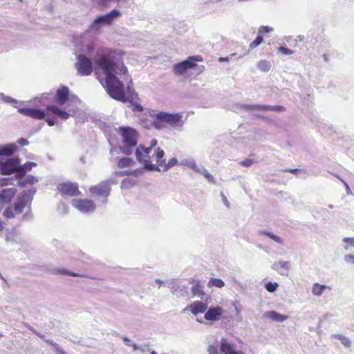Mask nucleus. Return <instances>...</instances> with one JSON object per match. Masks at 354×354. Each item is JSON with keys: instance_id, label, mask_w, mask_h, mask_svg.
Wrapping results in <instances>:
<instances>
[{"instance_id": "1", "label": "nucleus", "mask_w": 354, "mask_h": 354, "mask_svg": "<svg viewBox=\"0 0 354 354\" xmlns=\"http://www.w3.org/2000/svg\"><path fill=\"white\" fill-rule=\"evenodd\" d=\"M96 64L105 75V86L108 94L113 99L126 102L124 86L121 79L128 80L127 68L120 57L114 53H104L99 56Z\"/></svg>"}, {"instance_id": "2", "label": "nucleus", "mask_w": 354, "mask_h": 354, "mask_svg": "<svg viewBox=\"0 0 354 354\" xmlns=\"http://www.w3.org/2000/svg\"><path fill=\"white\" fill-rule=\"evenodd\" d=\"M35 192L36 189L35 187H32L29 189L28 193L24 192L21 196L17 198L14 206H12L16 214H20L23 212L24 209H26V213L22 216L24 221H29L32 218V215L30 212V199L29 198V195L32 196Z\"/></svg>"}, {"instance_id": "3", "label": "nucleus", "mask_w": 354, "mask_h": 354, "mask_svg": "<svg viewBox=\"0 0 354 354\" xmlns=\"http://www.w3.org/2000/svg\"><path fill=\"white\" fill-rule=\"evenodd\" d=\"M121 135L123 138L122 151L127 155L131 154L137 145L136 131L131 127H120Z\"/></svg>"}, {"instance_id": "4", "label": "nucleus", "mask_w": 354, "mask_h": 354, "mask_svg": "<svg viewBox=\"0 0 354 354\" xmlns=\"http://www.w3.org/2000/svg\"><path fill=\"white\" fill-rule=\"evenodd\" d=\"M152 147H140L136 149V155L138 161L144 165V168L148 171H159L158 166L152 164L153 160Z\"/></svg>"}, {"instance_id": "5", "label": "nucleus", "mask_w": 354, "mask_h": 354, "mask_svg": "<svg viewBox=\"0 0 354 354\" xmlns=\"http://www.w3.org/2000/svg\"><path fill=\"white\" fill-rule=\"evenodd\" d=\"M155 117L159 122H165L176 129H181L185 124L183 114L180 113H170L162 111L156 113Z\"/></svg>"}, {"instance_id": "6", "label": "nucleus", "mask_w": 354, "mask_h": 354, "mask_svg": "<svg viewBox=\"0 0 354 354\" xmlns=\"http://www.w3.org/2000/svg\"><path fill=\"white\" fill-rule=\"evenodd\" d=\"M116 183H118V181L113 177H110L107 180L101 182L97 185L91 187L90 188V192L98 198H103L104 200L102 202L104 203H106L107 198L110 194L111 185Z\"/></svg>"}, {"instance_id": "7", "label": "nucleus", "mask_w": 354, "mask_h": 354, "mask_svg": "<svg viewBox=\"0 0 354 354\" xmlns=\"http://www.w3.org/2000/svg\"><path fill=\"white\" fill-rule=\"evenodd\" d=\"M121 15L120 10L113 9L110 12L97 17L91 24L89 28L92 30H98L102 26H109Z\"/></svg>"}, {"instance_id": "8", "label": "nucleus", "mask_w": 354, "mask_h": 354, "mask_svg": "<svg viewBox=\"0 0 354 354\" xmlns=\"http://www.w3.org/2000/svg\"><path fill=\"white\" fill-rule=\"evenodd\" d=\"M200 60L198 56H190L187 59L175 64L173 68L174 72L177 75H183L188 70L194 68L196 66V62Z\"/></svg>"}, {"instance_id": "9", "label": "nucleus", "mask_w": 354, "mask_h": 354, "mask_svg": "<svg viewBox=\"0 0 354 354\" xmlns=\"http://www.w3.org/2000/svg\"><path fill=\"white\" fill-rule=\"evenodd\" d=\"M75 67L78 75L81 76L89 75L93 71L92 62L84 55H79L77 56V62L75 63Z\"/></svg>"}, {"instance_id": "10", "label": "nucleus", "mask_w": 354, "mask_h": 354, "mask_svg": "<svg viewBox=\"0 0 354 354\" xmlns=\"http://www.w3.org/2000/svg\"><path fill=\"white\" fill-rule=\"evenodd\" d=\"M72 205L83 214L93 212L95 209L93 201L88 199H73Z\"/></svg>"}, {"instance_id": "11", "label": "nucleus", "mask_w": 354, "mask_h": 354, "mask_svg": "<svg viewBox=\"0 0 354 354\" xmlns=\"http://www.w3.org/2000/svg\"><path fill=\"white\" fill-rule=\"evenodd\" d=\"M19 164V158H10L4 162H1V174L10 175L15 172L18 174Z\"/></svg>"}, {"instance_id": "12", "label": "nucleus", "mask_w": 354, "mask_h": 354, "mask_svg": "<svg viewBox=\"0 0 354 354\" xmlns=\"http://www.w3.org/2000/svg\"><path fill=\"white\" fill-rule=\"evenodd\" d=\"M207 309V304L201 301H194L187 306L181 311V313L185 314L190 312L193 315H197L205 313Z\"/></svg>"}, {"instance_id": "13", "label": "nucleus", "mask_w": 354, "mask_h": 354, "mask_svg": "<svg viewBox=\"0 0 354 354\" xmlns=\"http://www.w3.org/2000/svg\"><path fill=\"white\" fill-rule=\"evenodd\" d=\"M57 189L62 194L73 196L80 194L78 190V185L77 183L70 182L64 183L58 185Z\"/></svg>"}, {"instance_id": "14", "label": "nucleus", "mask_w": 354, "mask_h": 354, "mask_svg": "<svg viewBox=\"0 0 354 354\" xmlns=\"http://www.w3.org/2000/svg\"><path fill=\"white\" fill-rule=\"evenodd\" d=\"M21 114L37 120H42L46 115V112L39 109L17 108Z\"/></svg>"}, {"instance_id": "15", "label": "nucleus", "mask_w": 354, "mask_h": 354, "mask_svg": "<svg viewBox=\"0 0 354 354\" xmlns=\"http://www.w3.org/2000/svg\"><path fill=\"white\" fill-rule=\"evenodd\" d=\"M236 344L229 342L226 339H221L220 349L223 354H245L241 351H236Z\"/></svg>"}, {"instance_id": "16", "label": "nucleus", "mask_w": 354, "mask_h": 354, "mask_svg": "<svg viewBox=\"0 0 354 354\" xmlns=\"http://www.w3.org/2000/svg\"><path fill=\"white\" fill-rule=\"evenodd\" d=\"M272 269L277 272L280 275L287 276L290 268L289 261H279L274 262L271 266Z\"/></svg>"}, {"instance_id": "17", "label": "nucleus", "mask_w": 354, "mask_h": 354, "mask_svg": "<svg viewBox=\"0 0 354 354\" xmlns=\"http://www.w3.org/2000/svg\"><path fill=\"white\" fill-rule=\"evenodd\" d=\"M223 310L222 308L217 306L214 308H209L204 315L205 319L209 321L218 320L222 315Z\"/></svg>"}, {"instance_id": "18", "label": "nucleus", "mask_w": 354, "mask_h": 354, "mask_svg": "<svg viewBox=\"0 0 354 354\" xmlns=\"http://www.w3.org/2000/svg\"><path fill=\"white\" fill-rule=\"evenodd\" d=\"M69 98V89L66 86L59 88L56 93V101L60 105L64 104Z\"/></svg>"}, {"instance_id": "19", "label": "nucleus", "mask_w": 354, "mask_h": 354, "mask_svg": "<svg viewBox=\"0 0 354 354\" xmlns=\"http://www.w3.org/2000/svg\"><path fill=\"white\" fill-rule=\"evenodd\" d=\"M17 192L15 187L6 188L0 192V201L4 203H10Z\"/></svg>"}, {"instance_id": "20", "label": "nucleus", "mask_w": 354, "mask_h": 354, "mask_svg": "<svg viewBox=\"0 0 354 354\" xmlns=\"http://www.w3.org/2000/svg\"><path fill=\"white\" fill-rule=\"evenodd\" d=\"M47 112H50L51 113H53L55 115H57L58 117H59L62 120H67L69 118V117L71 115V114L68 112H66L64 110H62L57 107L55 105H48L46 107Z\"/></svg>"}, {"instance_id": "21", "label": "nucleus", "mask_w": 354, "mask_h": 354, "mask_svg": "<svg viewBox=\"0 0 354 354\" xmlns=\"http://www.w3.org/2000/svg\"><path fill=\"white\" fill-rule=\"evenodd\" d=\"M18 149V147L15 143L0 145V156H10L12 155Z\"/></svg>"}, {"instance_id": "22", "label": "nucleus", "mask_w": 354, "mask_h": 354, "mask_svg": "<svg viewBox=\"0 0 354 354\" xmlns=\"http://www.w3.org/2000/svg\"><path fill=\"white\" fill-rule=\"evenodd\" d=\"M263 317L277 322H283L288 318V315L280 314L275 310H270L265 313Z\"/></svg>"}, {"instance_id": "23", "label": "nucleus", "mask_w": 354, "mask_h": 354, "mask_svg": "<svg viewBox=\"0 0 354 354\" xmlns=\"http://www.w3.org/2000/svg\"><path fill=\"white\" fill-rule=\"evenodd\" d=\"M326 290H331V287L326 285H322L319 283H315L312 286V294L314 296L320 297Z\"/></svg>"}, {"instance_id": "24", "label": "nucleus", "mask_w": 354, "mask_h": 354, "mask_svg": "<svg viewBox=\"0 0 354 354\" xmlns=\"http://www.w3.org/2000/svg\"><path fill=\"white\" fill-rule=\"evenodd\" d=\"M164 154V151L160 148L153 149L152 152L153 160H155L160 167H163V165L165 162V160L162 159Z\"/></svg>"}, {"instance_id": "25", "label": "nucleus", "mask_w": 354, "mask_h": 354, "mask_svg": "<svg viewBox=\"0 0 354 354\" xmlns=\"http://www.w3.org/2000/svg\"><path fill=\"white\" fill-rule=\"evenodd\" d=\"M37 164L34 162H26L23 165H18V176L21 178L24 176L26 171L32 169Z\"/></svg>"}, {"instance_id": "26", "label": "nucleus", "mask_w": 354, "mask_h": 354, "mask_svg": "<svg viewBox=\"0 0 354 354\" xmlns=\"http://www.w3.org/2000/svg\"><path fill=\"white\" fill-rule=\"evenodd\" d=\"M37 177L32 175H28L24 178H21L19 181V185L21 187H27L28 185H32L38 182Z\"/></svg>"}, {"instance_id": "27", "label": "nucleus", "mask_w": 354, "mask_h": 354, "mask_svg": "<svg viewBox=\"0 0 354 354\" xmlns=\"http://www.w3.org/2000/svg\"><path fill=\"white\" fill-rule=\"evenodd\" d=\"M257 67L261 72L266 73L270 70L272 67V64L268 60L261 59L257 63Z\"/></svg>"}, {"instance_id": "28", "label": "nucleus", "mask_w": 354, "mask_h": 354, "mask_svg": "<svg viewBox=\"0 0 354 354\" xmlns=\"http://www.w3.org/2000/svg\"><path fill=\"white\" fill-rule=\"evenodd\" d=\"M332 337L333 339H338L341 342V343L344 345L346 348H350L351 346V342L350 339L346 336H344L340 334H333L332 335Z\"/></svg>"}, {"instance_id": "29", "label": "nucleus", "mask_w": 354, "mask_h": 354, "mask_svg": "<svg viewBox=\"0 0 354 354\" xmlns=\"http://www.w3.org/2000/svg\"><path fill=\"white\" fill-rule=\"evenodd\" d=\"M192 292L194 297L202 299L204 295L203 287L198 283L192 286Z\"/></svg>"}, {"instance_id": "30", "label": "nucleus", "mask_w": 354, "mask_h": 354, "mask_svg": "<svg viewBox=\"0 0 354 354\" xmlns=\"http://www.w3.org/2000/svg\"><path fill=\"white\" fill-rule=\"evenodd\" d=\"M344 243L343 248L345 251H350L354 248V237H344L342 239Z\"/></svg>"}, {"instance_id": "31", "label": "nucleus", "mask_w": 354, "mask_h": 354, "mask_svg": "<svg viewBox=\"0 0 354 354\" xmlns=\"http://www.w3.org/2000/svg\"><path fill=\"white\" fill-rule=\"evenodd\" d=\"M225 286L224 281L221 279L212 278L207 283V286L212 288L216 286L217 288H223Z\"/></svg>"}, {"instance_id": "32", "label": "nucleus", "mask_w": 354, "mask_h": 354, "mask_svg": "<svg viewBox=\"0 0 354 354\" xmlns=\"http://www.w3.org/2000/svg\"><path fill=\"white\" fill-rule=\"evenodd\" d=\"M242 107L246 110L268 111L269 105H243Z\"/></svg>"}, {"instance_id": "33", "label": "nucleus", "mask_w": 354, "mask_h": 354, "mask_svg": "<svg viewBox=\"0 0 354 354\" xmlns=\"http://www.w3.org/2000/svg\"><path fill=\"white\" fill-rule=\"evenodd\" d=\"M259 234L268 236V237H270L271 239L276 241L277 243H279L281 244L283 243V241L281 237L272 234V232H266V231H260Z\"/></svg>"}, {"instance_id": "34", "label": "nucleus", "mask_w": 354, "mask_h": 354, "mask_svg": "<svg viewBox=\"0 0 354 354\" xmlns=\"http://www.w3.org/2000/svg\"><path fill=\"white\" fill-rule=\"evenodd\" d=\"M0 99L6 104H17L19 102L17 100L10 97V96L6 95L3 93H0Z\"/></svg>"}, {"instance_id": "35", "label": "nucleus", "mask_w": 354, "mask_h": 354, "mask_svg": "<svg viewBox=\"0 0 354 354\" xmlns=\"http://www.w3.org/2000/svg\"><path fill=\"white\" fill-rule=\"evenodd\" d=\"M133 162V160L129 158H122L121 159H120L118 165V167H129L131 165V163Z\"/></svg>"}, {"instance_id": "36", "label": "nucleus", "mask_w": 354, "mask_h": 354, "mask_svg": "<svg viewBox=\"0 0 354 354\" xmlns=\"http://www.w3.org/2000/svg\"><path fill=\"white\" fill-rule=\"evenodd\" d=\"M181 165L187 166L193 170L198 169V166L194 160H185L181 162Z\"/></svg>"}, {"instance_id": "37", "label": "nucleus", "mask_w": 354, "mask_h": 354, "mask_svg": "<svg viewBox=\"0 0 354 354\" xmlns=\"http://www.w3.org/2000/svg\"><path fill=\"white\" fill-rule=\"evenodd\" d=\"M278 287H279V283L277 282H268L265 285V288H266V290L269 292H275Z\"/></svg>"}, {"instance_id": "38", "label": "nucleus", "mask_w": 354, "mask_h": 354, "mask_svg": "<svg viewBox=\"0 0 354 354\" xmlns=\"http://www.w3.org/2000/svg\"><path fill=\"white\" fill-rule=\"evenodd\" d=\"M135 184V180H131L130 178H125L123 180V181L121 183V188H130Z\"/></svg>"}, {"instance_id": "39", "label": "nucleus", "mask_w": 354, "mask_h": 354, "mask_svg": "<svg viewBox=\"0 0 354 354\" xmlns=\"http://www.w3.org/2000/svg\"><path fill=\"white\" fill-rule=\"evenodd\" d=\"M263 42V39L261 35H258L257 38L250 44V48L254 49Z\"/></svg>"}, {"instance_id": "40", "label": "nucleus", "mask_w": 354, "mask_h": 354, "mask_svg": "<svg viewBox=\"0 0 354 354\" xmlns=\"http://www.w3.org/2000/svg\"><path fill=\"white\" fill-rule=\"evenodd\" d=\"M55 273H59V274L68 275V276H73V277H79L80 276L78 274H77L75 272H71L64 268L57 269L55 271Z\"/></svg>"}, {"instance_id": "41", "label": "nucleus", "mask_w": 354, "mask_h": 354, "mask_svg": "<svg viewBox=\"0 0 354 354\" xmlns=\"http://www.w3.org/2000/svg\"><path fill=\"white\" fill-rule=\"evenodd\" d=\"M274 30L273 28L268 26H261L259 28L258 34L263 35L266 33L272 32Z\"/></svg>"}, {"instance_id": "42", "label": "nucleus", "mask_w": 354, "mask_h": 354, "mask_svg": "<svg viewBox=\"0 0 354 354\" xmlns=\"http://www.w3.org/2000/svg\"><path fill=\"white\" fill-rule=\"evenodd\" d=\"M178 163V160L176 158H173L170 159L167 163H164L163 166L165 170L169 169L175 165H176Z\"/></svg>"}, {"instance_id": "43", "label": "nucleus", "mask_w": 354, "mask_h": 354, "mask_svg": "<svg viewBox=\"0 0 354 354\" xmlns=\"http://www.w3.org/2000/svg\"><path fill=\"white\" fill-rule=\"evenodd\" d=\"M288 171L296 174V176L299 178H305L306 177V173L298 169H289Z\"/></svg>"}, {"instance_id": "44", "label": "nucleus", "mask_w": 354, "mask_h": 354, "mask_svg": "<svg viewBox=\"0 0 354 354\" xmlns=\"http://www.w3.org/2000/svg\"><path fill=\"white\" fill-rule=\"evenodd\" d=\"M46 342L52 345L55 348L57 354H66V353L59 346V345L57 343L49 339L46 340Z\"/></svg>"}, {"instance_id": "45", "label": "nucleus", "mask_w": 354, "mask_h": 354, "mask_svg": "<svg viewBox=\"0 0 354 354\" xmlns=\"http://www.w3.org/2000/svg\"><path fill=\"white\" fill-rule=\"evenodd\" d=\"M203 176L208 180L209 183L216 184V180L214 176L205 169Z\"/></svg>"}, {"instance_id": "46", "label": "nucleus", "mask_w": 354, "mask_h": 354, "mask_svg": "<svg viewBox=\"0 0 354 354\" xmlns=\"http://www.w3.org/2000/svg\"><path fill=\"white\" fill-rule=\"evenodd\" d=\"M3 215L8 218H12L15 216V215H16V214L14 212V209H13V207H9L8 208H6L3 212Z\"/></svg>"}, {"instance_id": "47", "label": "nucleus", "mask_w": 354, "mask_h": 354, "mask_svg": "<svg viewBox=\"0 0 354 354\" xmlns=\"http://www.w3.org/2000/svg\"><path fill=\"white\" fill-rule=\"evenodd\" d=\"M278 52L281 53V54L283 55H292L294 53V51L288 48H286L284 46H280L278 48Z\"/></svg>"}, {"instance_id": "48", "label": "nucleus", "mask_w": 354, "mask_h": 354, "mask_svg": "<svg viewBox=\"0 0 354 354\" xmlns=\"http://www.w3.org/2000/svg\"><path fill=\"white\" fill-rule=\"evenodd\" d=\"M150 126H153L156 129H160L161 126L160 125L158 122H147V121H143V127L145 128H149Z\"/></svg>"}, {"instance_id": "49", "label": "nucleus", "mask_w": 354, "mask_h": 354, "mask_svg": "<svg viewBox=\"0 0 354 354\" xmlns=\"http://www.w3.org/2000/svg\"><path fill=\"white\" fill-rule=\"evenodd\" d=\"M344 260L346 263L354 266V254H346Z\"/></svg>"}, {"instance_id": "50", "label": "nucleus", "mask_w": 354, "mask_h": 354, "mask_svg": "<svg viewBox=\"0 0 354 354\" xmlns=\"http://www.w3.org/2000/svg\"><path fill=\"white\" fill-rule=\"evenodd\" d=\"M285 108L282 106H269L268 111H272L274 112H281L283 111Z\"/></svg>"}, {"instance_id": "51", "label": "nucleus", "mask_w": 354, "mask_h": 354, "mask_svg": "<svg viewBox=\"0 0 354 354\" xmlns=\"http://www.w3.org/2000/svg\"><path fill=\"white\" fill-rule=\"evenodd\" d=\"M130 102L132 104V106H133V111H138V112H140V111H143V107L139 104L137 102H133L132 101H130Z\"/></svg>"}, {"instance_id": "52", "label": "nucleus", "mask_w": 354, "mask_h": 354, "mask_svg": "<svg viewBox=\"0 0 354 354\" xmlns=\"http://www.w3.org/2000/svg\"><path fill=\"white\" fill-rule=\"evenodd\" d=\"M253 163L254 161L252 159H246L245 160L240 162V165L245 167H250Z\"/></svg>"}, {"instance_id": "53", "label": "nucleus", "mask_w": 354, "mask_h": 354, "mask_svg": "<svg viewBox=\"0 0 354 354\" xmlns=\"http://www.w3.org/2000/svg\"><path fill=\"white\" fill-rule=\"evenodd\" d=\"M207 352L209 354H218L217 347L214 345H210L208 347Z\"/></svg>"}, {"instance_id": "54", "label": "nucleus", "mask_w": 354, "mask_h": 354, "mask_svg": "<svg viewBox=\"0 0 354 354\" xmlns=\"http://www.w3.org/2000/svg\"><path fill=\"white\" fill-rule=\"evenodd\" d=\"M338 179H339L341 182H342V183H343V184H344V187H345V188H346V194H347L348 195L351 194V189H350V187H349L348 185V184H347V183H346V182H345L342 178H341L340 177H338Z\"/></svg>"}, {"instance_id": "55", "label": "nucleus", "mask_w": 354, "mask_h": 354, "mask_svg": "<svg viewBox=\"0 0 354 354\" xmlns=\"http://www.w3.org/2000/svg\"><path fill=\"white\" fill-rule=\"evenodd\" d=\"M17 143L21 146H27L29 144V142L26 138H21L17 140Z\"/></svg>"}, {"instance_id": "56", "label": "nucleus", "mask_w": 354, "mask_h": 354, "mask_svg": "<svg viewBox=\"0 0 354 354\" xmlns=\"http://www.w3.org/2000/svg\"><path fill=\"white\" fill-rule=\"evenodd\" d=\"M221 196L222 197V201L223 204L227 207H230V203L228 202L227 197L223 194V192L221 193Z\"/></svg>"}, {"instance_id": "57", "label": "nucleus", "mask_w": 354, "mask_h": 354, "mask_svg": "<svg viewBox=\"0 0 354 354\" xmlns=\"http://www.w3.org/2000/svg\"><path fill=\"white\" fill-rule=\"evenodd\" d=\"M46 122L50 127L54 126L55 124V120L54 119L47 118L46 119Z\"/></svg>"}, {"instance_id": "58", "label": "nucleus", "mask_w": 354, "mask_h": 354, "mask_svg": "<svg viewBox=\"0 0 354 354\" xmlns=\"http://www.w3.org/2000/svg\"><path fill=\"white\" fill-rule=\"evenodd\" d=\"M205 169V168H204L203 167L198 166V169H194V171L203 175Z\"/></svg>"}, {"instance_id": "59", "label": "nucleus", "mask_w": 354, "mask_h": 354, "mask_svg": "<svg viewBox=\"0 0 354 354\" xmlns=\"http://www.w3.org/2000/svg\"><path fill=\"white\" fill-rule=\"evenodd\" d=\"M10 181L8 178H3L1 180V185H6L8 184V183Z\"/></svg>"}, {"instance_id": "60", "label": "nucleus", "mask_w": 354, "mask_h": 354, "mask_svg": "<svg viewBox=\"0 0 354 354\" xmlns=\"http://www.w3.org/2000/svg\"><path fill=\"white\" fill-rule=\"evenodd\" d=\"M158 142L156 139H153L151 142V146L149 147H152V149H155L154 147L157 145Z\"/></svg>"}, {"instance_id": "61", "label": "nucleus", "mask_w": 354, "mask_h": 354, "mask_svg": "<svg viewBox=\"0 0 354 354\" xmlns=\"http://www.w3.org/2000/svg\"><path fill=\"white\" fill-rule=\"evenodd\" d=\"M128 346L132 347L133 351H137L139 349V347L136 344L131 343L130 344H128Z\"/></svg>"}, {"instance_id": "62", "label": "nucleus", "mask_w": 354, "mask_h": 354, "mask_svg": "<svg viewBox=\"0 0 354 354\" xmlns=\"http://www.w3.org/2000/svg\"><path fill=\"white\" fill-rule=\"evenodd\" d=\"M141 171L140 170H134L132 171L126 172L127 174H131L135 176H137L138 174H140Z\"/></svg>"}, {"instance_id": "63", "label": "nucleus", "mask_w": 354, "mask_h": 354, "mask_svg": "<svg viewBox=\"0 0 354 354\" xmlns=\"http://www.w3.org/2000/svg\"><path fill=\"white\" fill-rule=\"evenodd\" d=\"M122 339L126 343L127 345L131 344V340L127 337H123Z\"/></svg>"}, {"instance_id": "64", "label": "nucleus", "mask_w": 354, "mask_h": 354, "mask_svg": "<svg viewBox=\"0 0 354 354\" xmlns=\"http://www.w3.org/2000/svg\"><path fill=\"white\" fill-rule=\"evenodd\" d=\"M218 61L220 62H228L229 61V57H220L218 59Z\"/></svg>"}]
</instances>
